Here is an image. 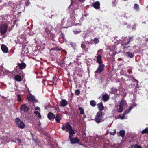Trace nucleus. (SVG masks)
<instances>
[{"label": "nucleus", "instance_id": "45", "mask_svg": "<svg viewBox=\"0 0 148 148\" xmlns=\"http://www.w3.org/2000/svg\"><path fill=\"white\" fill-rule=\"evenodd\" d=\"M134 148H142L140 146L138 145L137 144H135V145Z\"/></svg>", "mask_w": 148, "mask_h": 148}, {"label": "nucleus", "instance_id": "29", "mask_svg": "<svg viewBox=\"0 0 148 148\" xmlns=\"http://www.w3.org/2000/svg\"><path fill=\"white\" fill-rule=\"evenodd\" d=\"M57 78L56 77H53L52 81H50L51 83L52 84V85H53L57 81Z\"/></svg>", "mask_w": 148, "mask_h": 148}, {"label": "nucleus", "instance_id": "1", "mask_svg": "<svg viewBox=\"0 0 148 148\" xmlns=\"http://www.w3.org/2000/svg\"><path fill=\"white\" fill-rule=\"evenodd\" d=\"M133 37H131L130 38L129 40L126 43H125L124 45L122 44V46L124 45L123 48L124 51H132L134 48L133 47H130V46H128V45L131 42H132L133 40Z\"/></svg>", "mask_w": 148, "mask_h": 148}, {"label": "nucleus", "instance_id": "37", "mask_svg": "<svg viewBox=\"0 0 148 148\" xmlns=\"http://www.w3.org/2000/svg\"><path fill=\"white\" fill-rule=\"evenodd\" d=\"M120 23L122 25L124 26V25H127V23L125 22H124L123 21L120 22Z\"/></svg>", "mask_w": 148, "mask_h": 148}, {"label": "nucleus", "instance_id": "19", "mask_svg": "<svg viewBox=\"0 0 148 148\" xmlns=\"http://www.w3.org/2000/svg\"><path fill=\"white\" fill-rule=\"evenodd\" d=\"M102 62L101 55H98L97 58V62L99 64H102Z\"/></svg>", "mask_w": 148, "mask_h": 148}, {"label": "nucleus", "instance_id": "15", "mask_svg": "<svg viewBox=\"0 0 148 148\" xmlns=\"http://www.w3.org/2000/svg\"><path fill=\"white\" fill-rule=\"evenodd\" d=\"M62 119V114H58L55 116V120L56 122L59 123L60 122V121Z\"/></svg>", "mask_w": 148, "mask_h": 148}, {"label": "nucleus", "instance_id": "17", "mask_svg": "<svg viewBox=\"0 0 148 148\" xmlns=\"http://www.w3.org/2000/svg\"><path fill=\"white\" fill-rule=\"evenodd\" d=\"M29 101H30L31 102H37V100H36L35 97L32 95H31L27 97Z\"/></svg>", "mask_w": 148, "mask_h": 148}, {"label": "nucleus", "instance_id": "55", "mask_svg": "<svg viewBox=\"0 0 148 148\" xmlns=\"http://www.w3.org/2000/svg\"><path fill=\"white\" fill-rule=\"evenodd\" d=\"M130 146H131V147H130L131 148H133V147H134L135 145L134 146V145H130Z\"/></svg>", "mask_w": 148, "mask_h": 148}, {"label": "nucleus", "instance_id": "31", "mask_svg": "<svg viewBox=\"0 0 148 148\" xmlns=\"http://www.w3.org/2000/svg\"><path fill=\"white\" fill-rule=\"evenodd\" d=\"M141 133L143 134H148V127H146L144 130H143L141 132Z\"/></svg>", "mask_w": 148, "mask_h": 148}, {"label": "nucleus", "instance_id": "50", "mask_svg": "<svg viewBox=\"0 0 148 148\" xmlns=\"http://www.w3.org/2000/svg\"><path fill=\"white\" fill-rule=\"evenodd\" d=\"M64 63V62H62L59 63H58V64L59 65H60V66H62Z\"/></svg>", "mask_w": 148, "mask_h": 148}, {"label": "nucleus", "instance_id": "13", "mask_svg": "<svg viewBox=\"0 0 148 148\" xmlns=\"http://www.w3.org/2000/svg\"><path fill=\"white\" fill-rule=\"evenodd\" d=\"M100 4L99 2L97 1L93 3V6L96 9H98L100 8Z\"/></svg>", "mask_w": 148, "mask_h": 148}, {"label": "nucleus", "instance_id": "32", "mask_svg": "<svg viewBox=\"0 0 148 148\" xmlns=\"http://www.w3.org/2000/svg\"><path fill=\"white\" fill-rule=\"evenodd\" d=\"M45 32L48 35L49 34L50 32H51V30H49V28L48 27L45 28Z\"/></svg>", "mask_w": 148, "mask_h": 148}, {"label": "nucleus", "instance_id": "54", "mask_svg": "<svg viewBox=\"0 0 148 148\" xmlns=\"http://www.w3.org/2000/svg\"><path fill=\"white\" fill-rule=\"evenodd\" d=\"M61 49V48H56V50L58 51H60Z\"/></svg>", "mask_w": 148, "mask_h": 148}, {"label": "nucleus", "instance_id": "41", "mask_svg": "<svg viewBox=\"0 0 148 148\" xmlns=\"http://www.w3.org/2000/svg\"><path fill=\"white\" fill-rule=\"evenodd\" d=\"M33 140L34 141V142H35L36 144L39 145V140H38V139L37 138L34 139Z\"/></svg>", "mask_w": 148, "mask_h": 148}, {"label": "nucleus", "instance_id": "3", "mask_svg": "<svg viewBox=\"0 0 148 148\" xmlns=\"http://www.w3.org/2000/svg\"><path fill=\"white\" fill-rule=\"evenodd\" d=\"M102 112L98 111L96 114L94 120L97 123H99L103 121V117Z\"/></svg>", "mask_w": 148, "mask_h": 148}, {"label": "nucleus", "instance_id": "44", "mask_svg": "<svg viewBox=\"0 0 148 148\" xmlns=\"http://www.w3.org/2000/svg\"><path fill=\"white\" fill-rule=\"evenodd\" d=\"M116 130H114L113 132H110V134H111V135H114L115 134H116Z\"/></svg>", "mask_w": 148, "mask_h": 148}, {"label": "nucleus", "instance_id": "39", "mask_svg": "<svg viewBox=\"0 0 148 148\" xmlns=\"http://www.w3.org/2000/svg\"><path fill=\"white\" fill-rule=\"evenodd\" d=\"M17 100L18 101H21V95L19 94H17Z\"/></svg>", "mask_w": 148, "mask_h": 148}, {"label": "nucleus", "instance_id": "57", "mask_svg": "<svg viewBox=\"0 0 148 148\" xmlns=\"http://www.w3.org/2000/svg\"><path fill=\"white\" fill-rule=\"evenodd\" d=\"M136 103H134L133 104V106L132 107H134V106H136Z\"/></svg>", "mask_w": 148, "mask_h": 148}, {"label": "nucleus", "instance_id": "20", "mask_svg": "<svg viewBox=\"0 0 148 148\" xmlns=\"http://www.w3.org/2000/svg\"><path fill=\"white\" fill-rule=\"evenodd\" d=\"M86 44L85 42H83L82 43L81 47L82 49L85 51H87L88 50V48L86 47Z\"/></svg>", "mask_w": 148, "mask_h": 148}, {"label": "nucleus", "instance_id": "9", "mask_svg": "<svg viewBox=\"0 0 148 148\" xmlns=\"http://www.w3.org/2000/svg\"><path fill=\"white\" fill-rule=\"evenodd\" d=\"M69 140L71 141V143L72 144L77 143L79 142V140L76 137L71 138L70 139H69Z\"/></svg>", "mask_w": 148, "mask_h": 148}, {"label": "nucleus", "instance_id": "5", "mask_svg": "<svg viewBox=\"0 0 148 148\" xmlns=\"http://www.w3.org/2000/svg\"><path fill=\"white\" fill-rule=\"evenodd\" d=\"M8 27V25L6 23L0 26V33L1 35L4 34L6 33Z\"/></svg>", "mask_w": 148, "mask_h": 148}, {"label": "nucleus", "instance_id": "60", "mask_svg": "<svg viewBox=\"0 0 148 148\" xmlns=\"http://www.w3.org/2000/svg\"><path fill=\"white\" fill-rule=\"evenodd\" d=\"M132 29H135L134 28V27H132Z\"/></svg>", "mask_w": 148, "mask_h": 148}, {"label": "nucleus", "instance_id": "30", "mask_svg": "<svg viewBox=\"0 0 148 148\" xmlns=\"http://www.w3.org/2000/svg\"><path fill=\"white\" fill-rule=\"evenodd\" d=\"M79 110L80 111V113L81 114H84V109L81 107L79 106L78 108Z\"/></svg>", "mask_w": 148, "mask_h": 148}, {"label": "nucleus", "instance_id": "51", "mask_svg": "<svg viewBox=\"0 0 148 148\" xmlns=\"http://www.w3.org/2000/svg\"><path fill=\"white\" fill-rule=\"evenodd\" d=\"M124 114V113H123L122 115V117L121 118V119H124L125 118V115H123V114Z\"/></svg>", "mask_w": 148, "mask_h": 148}, {"label": "nucleus", "instance_id": "14", "mask_svg": "<svg viewBox=\"0 0 148 148\" xmlns=\"http://www.w3.org/2000/svg\"><path fill=\"white\" fill-rule=\"evenodd\" d=\"M17 65L19 67V69H23L26 67V64L24 62H21V63H18L17 64Z\"/></svg>", "mask_w": 148, "mask_h": 148}, {"label": "nucleus", "instance_id": "38", "mask_svg": "<svg viewBox=\"0 0 148 148\" xmlns=\"http://www.w3.org/2000/svg\"><path fill=\"white\" fill-rule=\"evenodd\" d=\"M80 93V91L79 89L77 90L75 92V94L76 95L78 96Z\"/></svg>", "mask_w": 148, "mask_h": 148}, {"label": "nucleus", "instance_id": "43", "mask_svg": "<svg viewBox=\"0 0 148 148\" xmlns=\"http://www.w3.org/2000/svg\"><path fill=\"white\" fill-rule=\"evenodd\" d=\"M134 8H135V9H136V10H138V9L139 6L137 4H136V3L135 4H134Z\"/></svg>", "mask_w": 148, "mask_h": 148}, {"label": "nucleus", "instance_id": "63", "mask_svg": "<svg viewBox=\"0 0 148 148\" xmlns=\"http://www.w3.org/2000/svg\"><path fill=\"white\" fill-rule=\"evenodd\" d=\"M136 81L137 82V83H138V81L137 80H136Z\"/></svg>", "mask_w": 148, "mask_h": 148}, {"label": "nucleus", "instance_id": "12", "mask_svg": "<svg viewBox=\"0 0 148 148\" xmlns=\"http://www.w3.org/2000/svg\"><path fill=\"white\" fill-rule=\"evenodd\" d=\"M1 49L4 53H7L8 52V49L4 44H3L1 45Z\"/></svg>", "mask_w": 148, "mask_h": 148}, {"label": "nucleus", "instance_id": "42", "mask_svg": "<svg viewBox=\"0 0 148 148\" xmlns=\"http://www.w3.org/2000/svg\"><path fill=\"white\" fill-rule=\"evenodd\" d=\"M31 134L32 137V140L37 138L36 136L33 133H31Z\"/></svg>", "mask_w": 148, "mask_h": 148}, {"label": "nucleus", "instance_id": "61", "mask_svg": "<svg viewBox=\"0 0 148 148\" xmlns=\"http://www.w3.org/2000/svg\"><path fill=\"white\" fill-rule=\"evenodd\" d=\"M11 29H9V31H11Z\"/></svg>", "mask_w": 148, "mask_h": 148}, {"label": "nucleus", "instance_id": "2", "mask_svg": "<svg viewBox=\"0 0 148 148\" xmlns=\"http://www.w3.org/2000/svg\"><path fill=\"white\" fill-rule=\"evenodd\" d=\"M15 123L17 126L21 129L25 128V125L24 123L19 119L17 117L15 119Z\"/></svg>", "mask_w": 148, "mask_h": 148}, {"label": "nucleus", "instance_id": "40", "mask_svg": "<svg viewBox=\"0 0 148 148\" xmlns=\"http://www.w3.org/2000/svg\"><path fill=\"white\" fill-rule=\"evenodd\" d=\"M30 4V2L29 1V0H27L25 3V5L28 6Z\"/></svg>", "mask_w": 148, "mask_h": 148}, {"label": "nucleus", "instance_id": "49", "mask_svg": "<svg viewBox=\"0 0 148 148\" xmlns=\"http://www.w3.org/2000/svg\"><path fill=\"white\" fill-rule=\"evenodd\" d=\"M50 29H51V30H52V31L55 30V29L54 28H53L52 26H51Z\"/></svg>", "mask_w": 148, "mask_h": 148}, {"label": "nucleus", "instance_id": "7", "mask_svg": "<svg viewBox=\"0 0 148 148\" xmlns=\"http://www.w3.org/2000/svg\"><path fill=\"white\" fill-rule=\"evenodd\" d=\"M81 25L80 24H78L73 29V32L75 34H78L81 32Z\"/></svg>", "mask_w": 148, "mask_h": 148}, {"label": "nucleus", "instance_id": "18", "mask_svg": "<svg viewBox=\"0 0 148 148\" xmlns=\"http://www.w3.org/2000/svg\"><path fill=\"white\" fill-rule=\"evenodd\" d=\"M68 104V102L65 99H63L60 102V106L62 107H64Z\"/></svg>", "mask_w": 148, "mask_h": 148}, {"label": "nucleus", "instance_id": "8", "mask_svg": "<svg viewBox=\"0 0 148 148\" xmlns=\"http://www.w3.org/2000/svg\"><path fill=\"white\" fill-rule=\"evenodd\" d=\"M27 104H23L20 107L21 111H23L24 112H27L30 110V108L27 106Z\"/></svg>", "mask_w": 148, "mask_h": 148}, {"label": "nucleus", "instance_id": "4", "mask_svg": "<svg viewBox=\"0 0 148 148\" xmlns=\"http://www.w3.org/2000/svg\"><path fill=\"white\" fill-rule=\"evenodd\" d=\"M105 65L103 64H99L96 70L95 71V73L100 74L102 73L104 70Z\"/></svg>", "mask_w": 148, "mask_h": 148}, {"label": "nucleus", "instance_id": "24", "mask_svg": "<svg viewBox=\"0 0 148 148\" xmlns=\"http://www.w3.org/2000/svg\"><path fill=\"white\" fill-rule=\"evenodd\" d=\"M117 90L116 89H115V88L114 87H112L111 88V92L110 93L116 94H117Z\"/></svg>", "mask_w": 148, "mask_h": 148}, {"label": "nucleus", "instance_id": "10", "mask_svg": "<svg viewBox=\"0 0 148 148\" xmlns=\"http://www.w3.org/2000/svg\"><path fill=\"white\" fill-rule=\"evenodd\" d=\"M48 118L50 120H52L55 118V114L52 112H49L47 114Z\"/></svg>", "mask_w": 148, "mask_h": 148}, {"label": "nucleus", "instance_id": "36", "mask_svg": "<svg viewBox=\"0 0 148 148\" xmlns=\"http://www.w3.org/2000/svg\"><path fill=\"white\" fill-rule=\"evenodd\" d=\"M123 106H122L121 105L119 106V108L118 109V112H122L123 109Z\"/></svg>", "mask_w": 148, "mask_h": 148}, {"label": "nucleus", "instance_id": "21", "mask_svg": "<svg viewBox=\"0 0 148 148\" xmlns=\"http://www.w3.org/2000/svg\"><path fill=\"white\" fill-rule=\"evenodd\" d=\"M102 98L104 101H107L109 99V96L107 94L105 93L104 95H103Z\"/></svg>", "mask_w": 148, "mask_h": 148}, {"label": "nucleus", "instance_id": "64", "mask_svg": "<svg viewBox=\"0 0 148 148\" xmlns=\"http://www.w3.org/2000/svg\"><path fill=\"white\" fill-rule=\"evenodd\" d=\"M146 66H148V64H146Z\"/></svg>", "mask_w": 148, "mask_h": 148}, {"label": "nucleus", "instance_id": "56", "mask_svg": "<svg viewBox=\"0 0 148 148\" xmlns=\"http://www.w3.org/2000/svg\"><path fill=\"white\" fill-rule=\"evenodd\" d=\"M128 14V13H127V14H125V17H126V18H127V16H127V14Z\"/></svg>", "mask_w": 148, "mask_h": 148}, {"label": "nucleus", "instance_id": "48", "mask_svg": "<svg viewBox=\"0 0 148 148\" xmlns=\"http://www.w3.org/2000/svg\"><path fill=\"white\" fill-rule=\"evenodd\" d=\"M112 4L113 5L115 6L116 5L117 3L116 1H114L112 2Z\"/></svg>", "mask_w": 148, "mask_h": 148}, {"label": "nucleus", "instance_id": "28", "mask_svg": "<svg viewBox=\"0 0 148 148\" xmlns=\"http://www.w3.org/2000/svg\"><path fill=\"white\" fill-rule=\"evenodd\" d=\"M90 105L93 107H95L96 105V102L95 100L90 101Z\"/></svg>", "mask_w": 148, "mask_h": 148}, {"label": "nucleus", "instance_id": "26", "mask_svg": "<svg viewBox=\"0 0 148 148\" xmlns=\"http://www.w3.org/2000/svg\"><path fill=\"white\" fill-rule=\"evenodd\" d=\"M133 108V107L132 106H130L129 108V109L125 111H124L123 112L124 114L123 115H126L130 112V110Z\"/></svg>", "mask_w": 148, "mask_h": 148}, {"label": "nucleus", "instance_id": "27", "mask_svg": "<svg viewBox=\"0 0 148 148\" xmlns=\"http://www.w3.org/2000/svg\"><path fill=\"white\" fill-rule=\"evenodd\" d=\"M119 134L120 136L123 138H124L125 136V131L124 130H120L119 132Z\"/></svg>", "mask_w": 148, "mask_h": 148}, {"label": "nucleus", "instance_id": "47", "mask_svg": "<svg viewBox=\"0 0 148 148\" xmlns=\"http://www.w3.org/2000/svg\"><path fill=\"white\" fill-rule=\"evenodd\" d=\"M35 110H38L39 111H40V108L38 106H37L35 107Z\"/></svg>", "mask_w": 148, "mask_h": 148}, {"label": "nucleus", "instance_id": "58", "mask_svg": "<svg viewBox=\"0 0 148 148\" xmlns=\"http://www.w3.org/2000/svg\"><path fill=\"white\" fill-rule=\"evenodd\" d=\"M119 117L121 119V118L122 117V116H121V115L120 114L119 115Z\"/></svg>", "mask_w": 148, "mask_h": 148}, {"label": "nucleus", "instance_id": "6", "mask_svg": "<svg viewBox=\"0 0 148 148\" xmlns=\"http://www.w3.org/2000/svg\"><path fill=\"white\" fill-rule=\"evenodd\" d=\"M72 126L70 125L69 122H67L65 123V125H62L61 127V129L63 130H66V131L68 132L71 129Z\"/></svg>", "mask_w": 148, "mask_h": 148}, {"label": "nucleus", "instance_id": "53", "mask_svg": "<svg viewBox=\"0 0 148 148\" xmlns=\"http://www.w3.org/2000/svg\"><path fill=\"white\" fill-rule=\"evenodd\" d=\"M17 140L19 142H20V143H21V140L19 138H18L17 139Z\"/></svg>", "mask_w": 148, "mask_h": 148}, {"label": "nucleus", "instance_id": "33", "mask_svg": "<svg viewBox=\"0 0 148 148\" xmlns=\"http://www.w3.org/2000/svg\"><path fill=\"white\" fill-rule=\"evenodd\" d=\"M34 113L36 115H37L39 118H41V115H40V113L38 111H35L34 112Z\"/></svg>", "mask_w": 148, "mask_h": 148}, {"label": "nucleus", "instance_id": "11", "mask_svg": "<svg viewBox=\"0 0 148 148\" xmlns=\"http://www.w3.org/2000/svg\"><path fill=\"white\" fill-rule=\"evenodd\" d=\"M98 108L99 110V111L102 112V111L104 109V107L102 102H101L97 104Z\"/></svg>", "mask_w": 148, "mask_h": 148}, {"label": "nucleus", "instance_id": "46", "mask_svg": "<svg viewBox=\"0 0 148 148\" xmlns=\"http://www.w3.org/2000/svg\"><path fill=\"white\" fill-rule=\"evenodd\" d=\"M61 35L63 40H64L65 39V34L62 32H61Z\"/></svg>", "mask_w": 148, "mask_h": 148}, {"label": "nucleus", "instance_id": "52", "mask_svg": "<svg viewBox=\"0 0 148 148\" xmlns=\"http://www.w3.org/2000/svg\"><path fill=\"white\" fill-rule=\"evenodd\" d=\"M79 2L81 3H84L86 0H78Z\"/></svg>", "mask_w": 148, "mask_h": 148}, {"label": "nucleus", "instance_id": "22", "mask_svg": "<svg viewBox=\"0 0 148 148\" xmlns=\"http://www.w3.org/2000/svg\"><path fill=\"white\" fill-rule=\"evenodd\" d=\"M125 54L127 57L130 58H132L134 56V54H133L132 53H130V52H126Z\"/></svg>", "mask_w": 148, "mask_h": 148}, {"label": "nucleus", "instance_id": "59", "mask_svg": "<svg viewBox=\"0 0 148 148\" xmlns=\"http://www.w3.org/2000/svg\"><path fill=\"white\" fill-rule=\"evenodd\" d=\"M102 51L101 50H98V52L99 53L100 51Z\"/></svg>", "mask_w": 148, "mask_h": 148}, {"label": "nucleus", "instance_id": "35", "mask_svg": "<svg viewBox=\"0 0 148 148\" xmlns=\"http://www.w3.org/2000/svg\"><path fill=\"white\" fill-rule=\"evenodd\" d=\"M125 102V101L124 99H122L121 100L120 103V105H121L123 106Z\"/></svg>", "mask_w": 148, "mask_h": 148}, {"label": "nucleus", "instance_id": "62", "mask_svg": "<svg viewBox=\"0 0 148 148\" xmlns=\"http://www.w3.org/2000/svg\"><path fill=\"white\" fill-rule=\"evenodd\" d=\"M88 42V44H90V43L89 42Z\"/></svg>", "mask_w": 148, "mask_h": 148}, {"label": "nucleus", "instance_id": "16", "mask_svg": "<svg viewBox=\"0 0 148 148\" xmlns=\"http://www.w3.org/2000/svg\"><path fill=\"white\" fill-rule=\"evenodd\" d=\"M69 139H70L71 138H72L73 136V134H74L75 133V131L72 129V127L69 131Z\"/></svg>", "mask_w": 148, "mask_h": 148}, {"label": "nucleus", "instance_id": "25", "mask_svg": "<svg viewBox=\"0 0 148 148\" xmlns=\"http://www.w3.org/2000/svg\"><path fill=\"white\" fill-rule=\"evenodd\" d=\"M15 79L16 81L20 82L22 80L21 76L20 75H17L15 77Z\"/></svg>", "mask_w": 148, "mask_h": 148}, {"label": "nucleus", "instance_id": "34", "mask_svg": "<svg viewBox=\"0 0 148 148\" xmlns=\"http://www.w3.org/2000/svg\"><path fill=\"white\" fill-rule=\"evenodd\" d=\"M93 42L95 44H97L99 42V41L98 38H95L93 40Z\"/></svg>", "mask_w": 148, "mask_h": 148}, {"label": "nucleus", "instance_id": "23", "mask_svg": "<svg viewBox=\"0 0 148 148\" xmlns=\"http://www.w3.org/2000/svg\"><path fill=\"white\" fill-rule=\"evenodd\" d=\"M48 36H50L51 39L53 40L54 41V38L55 37V34H53V33H52L51 32H50V34H49L48 35Z\"/></svg>", "mask_w": 148, "mask_h": 148}]
</instances>
